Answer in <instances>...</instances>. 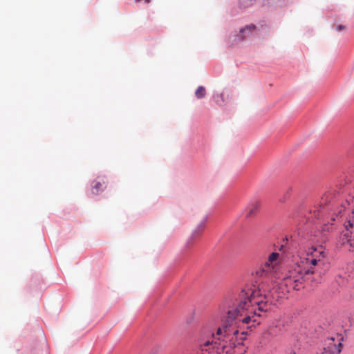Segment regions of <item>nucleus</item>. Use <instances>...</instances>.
Instances as JSON below:
<instances>
[{
    "label": "nucleus",
    "mask_w": 354,
    "mask_h": 354,
    "mask_svg": "<svg viewBox=\"0 0 354 354\" xmlns=\"http://www.w3.org/2000/svg\"><path fill=\"white\" fill-rule=\"evenodd\" d=\"M257 0H239V6L240 8L245 9L253 6Z\"/></svg>",
    "instance_id": "ddd939ff"
},
{
    "label": "nucleus",
    "mask_w": 354,
    "mask_h": 354,
    "mask_svg": "<svg viewBox=\"0 0 354 354\" xmlns=\"http://www.w3.org/2000/svg\"><path fill=\"white\" fill-rule=\"evenodd\" d=\"M239 333V329L234 330L224 326L223 344L221 345L223 352L227 353L233 348L243 346V341L246 339V336L241 335L240 338H238Z\"/></svg>",
    "instance_id": "f03ea898"
},
{
    "label": "nucleus",
    "mask_w": 354,
    "mask_h": 354,
    "mask_svg": "<svg viewBox=\"0 0 354 354\" xmlns=\"http://www.w3.org/2000/svg\"><path fill=\"white\" fill-rule=\"evenodd\" d=\"M345 28V26L344 25H337L335 27V30L337 31H341Z\"/></svg>",
    "instance_id": "6ab92c4d"
},
{
    "label": "nucleus",
    "mask_w": 354,
    "mask_h": 354,
    "mask_svg": "<svg viewBox=\"0 0 354 354\" xmlns=\"http://www.w3.org/2000/svg\"><path fill=\"white\" fill-rule=\"evenodd\" d=\"M272 304V301L270 299V295H265L263 299L257 301V304L258 305V308L256 310L257 313L263 315L264 318L266 317L265 313L269 310L268 306Z\"/></svg>",
    "instance_id": "6e6552de"
},
{
    "label": "nucleus",
    "mask_w": 354,
    "mask_h": 354,
    "mask_svg": "<svg viewBox=\"0 0 354 354\" xmlns=\"http://www.w3.org/2000/svg\"><path fill=\"white\" fill-rule=\"evenodd\" d=\"M349 204V201L346 200V203H342L339 201V199L332 193L328 192L321 198L318 204L315 205L313 209L309 210V216H305V221L306 223V228H313V225H316V220L321 219L326 213L333 212V214L340 213L342 209L338 212L335 210V208L340 205L341 208H346V205Z\"/></svg>",
    "instance_id": "f257e3e1"
},
{
    "label": "nucleus",
    "mask_w": 354,
    "mask_h": 354,
    "mask_svg": "<svg viewBox=\"0 0 354 354\" xmlns=\"http://www.w3.org/2000/svg\"><path fill=\"white\" fill-rule=\"evenodd\" d=\"M259 30L253 24H250L245 26L239 29L238 32H236L233 37L234 42H241L244 39L250 38L259 32Z\"/></svg>",
    "instance_id": "39448f33"
},
{
    "label": "nucleus",
    "mask_w": 354,
    "mask_h": 354,
    "mask_svg": "<svg viewBox=\"0 0 354 354\" xmlns=\"http://www.w3.org/2000/svg\"><path fill=\"white\" fill-rule=\"evenodd\" d=\"M216 334L218 335H220V337L218 338V339L221 341V343L219 344V345L221 346V345L223 344V339L224 332L223 333V330L221 328H218L217 329Z\"/></svg>",
    "instance_id": "dca6fc26"
},
{
    "label": "nucleus",
    "mask_w": 354,
    "mask_h": 354,
    "mask_svg": "<svg viewBox=\"0 0 354 354\" xmlns=\"http://www.w3.org/2000/svg\"><path fill=\"white\" fill-rule=\"evenodd\" d=\"M269 333H270V334H272L271 329H270V330H269Z\"/></svg>",
    "instance_id": "412c9836"
},
{
    "label": "nucleus",
    "mask_w": 354,
    "mask_h": 354,
    "mask_svg": "<svg viewBox=\"0 0 354 354\" xmlns=\"http://www.w3.org/2000/svg\"><path fill=\"white\" fill-rule=\"evenodd\" d=\"M350 229H347L342 235V241L344 244L347 243L350 246V250H354V224L348 222Z\"/></svg>",
    "instance_id": "0eeeda50"
},
{
    "label": "nucleus",
    "mask_w": 354,
    "mask_h": 354,
    "mask_svg": "<svg viewBox=\"0 0 354 354\" xmlns=\"http://www.w3.org/2000/svg\"><path fill=\"white\" fill-rule=\"evenodd\" d=\"M279 257V254L277 252H272L268 257V261L270 262H273Z\"/></svg>",
    "instance_id": "f3484780"
},
{
    "label": "nucleus",
    "mask_w": 354,
    "mask_h": 354,
    "mask_svg": "<svg viewBox=\"0 0 354 354\" xmlns=\"http://www.w3.org/2000/svg\"><path fill=\"white\" fill-rule=\"evenodd\" d=\"M106 185L104 183H102L99 181L93 180L91 183V190L93 194L97 195L100 193L102 192L104 189L106 188Z\"/></svg>",
    "instance_id": "9b49d317"
},
{
    "label": "nucleus",
    "mask_w": 354,
    "mask_h": 354,
    "mask_svg": "<svg viewBox=\"0 0 354 354\" xmlns=\"http://www.w3.org/2000/svg\"><path fill=\"white\" fill-rule=\"evenodd\" d=\"M247 304L246 300H241L238 306L234 310H228V318L232 320L234 319L239 315L241 310H243Z\"/></svg>",
    "instance_id": "9d476101"
},
{
    "label": "nucleus",
    "mask_w": 354,
    "mask_h": 354,
    "mask_svg": "<svg viewBox=\"0 0 354 354\" xmlns=\"http://www.w3.org/2000/svg\"><path fill=\"white\" fill-rule=\"evenodd\" d=\"M324 250L322 248L318 249L315 246H312L308 249V252H307V255H311L310 257L306 258L307 262L309 263L310 267L308 268H304L301 271L304 277H306L310 274H314L315 273V266L317 265V263L320 261L319 259H317L318 256L324 257Z\"/></svg>",
    "instance_id": "20e7f679"
},
{
    "label": "nucleus",
    "mask_w": 354,
    "mask_h": 354,
    "mask_svg": "<svg viewBox=\"0 0 354 354\" xmlns=\"http://www.w3.org/2000/svg\"><path fill=\"white\" fill-rule=\"evenodd\" d=\"M205 88L203 86H199L195 91V95L197 99H202L205 96Z\"/></svg>",
    "instance_id": "4468645a"
},
{
    "label": "nucleus",
    "mask_w": 354,
    "mask_h": 354,
    "mask_svg": "<svg viewBox=\"0 0 354 354\" xmlns=\"http://www.w3.org/2000/svg\"><path fill=\"white\" fill-rule=\"evenodd\" d=\"M250 205L252 207L246 214L247 218L251 216L255 212V211L259 207L260 203L259 201H256L255 203H252Z\"/></svg>",
    "instance_id": "2eb2a0df"
},
{
    "label": "nucleus",
    "mask_w": 354,
    "mask_h": 354,
    "mask_svg": "<svg viewBox=\"0 0 354 354\" xmlns=\"http://www.w3.org/2000/svg\"><path fill=\"white\" fill-rule=\"evenodd\" d=\"M210 344H211L210 341H209V340H207V341H205L203 344H200V346H201V347H203V346H209Z\"/></svg>",
    "instance_id": "aec40b11"
},
{
    "label": "nucleus",
    "mask_w": 354,
    "mask_h": 354,
    "mask_svg": "<svg viewBox=\"0 0 354 354\" xmlns=\"http://www.w3.org/2000/svg\"><path fill=\"white\" fill-rule=\"evenodd\" d=\"M285 354H297V351L295 348H288Z\"/></svg>",
    "instance_id": "a211bd4d"
},
{
    "label": "nucleus",
    "mask_w": 354,
    "mask_h": 354,
    "mask_svg": "<svg viewBox=\"0 0 354 354\" xmlns=\"http://www.w3.org/2000/svg\"><path fill=\"white\" fill-rule=\"evenodd\" d=\"M265 272V271H264V270H261V273H263V272Z\"/></svg>",
    "instance_id": "4be33fe9"
},
{
    "label": "nucleus",
    "mask_w": 354,
    "mask_h": 354,
    "mask_svg": "<svg viewBox=\"0 0 354 354\" xmlns=\"http://www.w3.org/2000/svg\"><path fill=\"white\" fill-rule=\"evenodd\" d=\"M245 351H244V352L242 354H245Z\"/></svg>",
    "instance_id": "5701e85b"
},
{
    "label": "nucleus",
    "mask_w": 354,
    "mask_h": 354,
    "mask_svg": "<svg viewBox=\"0 0 354 354\" xmlns=\"http://www.w3.org/2000/svg\"><path fill=\"white\" fill-rule=\"evenodd\" d=\"M286 1L287 0H263V3L270 7H282Z\"/></svg>",
    "instance_id": "f8f14e48"
},
{
    "label": "nucleus",
    "mask_w": 354,
    "mask_h": 354,
    "mask_svg": "<svg viewBox=\"0 0 354 354\" xmlns=\"http://www.w3.org/2000/svg\"><path fill=\"white\" fill-rule=\"evenodd\" d=\"M328 343L324 346L319 347L313 354H339L342 348V344L339 342L337 344L335 342V338L330 337L328 339Z\"/></svg>",
    "instance_id": "423d86ee"
},
{
    "label": "nucleus",
    "mask_w": 354,
    "mask_h": 354,
    "mask_svg": "<svg viewBox=\"0 0 354 354\" xmlns=\"http://www.w3.org/2000/svg\"><path fill=\"white\" fill-rule=\"evenodd\" d=\"M207 221V216H205L203 219L200 222V223L197 225L196 228L192 232L189 239L187 240V246L191 244V241L196 239L197 236H199L203 231L204 230L206 225V222Z\"/></svg>",
    "instance_id": "1a4fd4ad"
},
{
    "label": "nucleus",
    "mask_w": 354,
    "mask_h": 354,
    "mask_svg": "<svg viewBox=\"0 0 354 354\" xmlns=\"http://www.w3.org/2000/svg\"><path fill=\"white\" fill-rule=\"evenodd\" d=\"M264 319L263 314L257 313V310L250 311L245 317L241 319L242 324H247V328L241 332V335L247 336Z\"/></svg>",
    "instance_id": "7ed1b4c3"
}]
</instances>
